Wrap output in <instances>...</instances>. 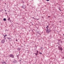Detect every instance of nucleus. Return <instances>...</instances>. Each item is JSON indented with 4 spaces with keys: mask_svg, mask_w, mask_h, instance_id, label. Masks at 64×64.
<instances>
[{
    "mask_svg": "<svg viewBox=\"0 0 64 64\" xmlns=\"http://www.w3.org/2000/svg\"><path fill=\"white\" fill-rule=\"evenodd\" d=\"M4 42H5V40H2V43H4Z\"/></svg>",
    "mask_w": 64,
    "mask_h": 64,
    "instance_id": "f257e3e1",
    "label": "nucleus"
},
{
    "mask_svg": "<svg viewBox=\"0 0 64 64\" xmlns=\"http://www.w3.org/2000/svg\"><path fill=\"white\" fill-rule=\"evenodd\" d=\"M10 57L12 58H13V57H14V56H13V55L12 54L10 55Z\"/></svg>",
    "mask_w": 64,
    "mask_h": 64,
    "instance_id": "f03ea898",
    "label": "nucleus"
},
{
    "mask_svg": "<svg viewBox=\"0 0 64 64\" xmlns=\"http://www.w3.org/2000/svg\"><path fill=\"white\" fill-rule=\"evenodd\" d=\"M22 8H24V9H25V8H26L25 6H22Z\"/></svg>",
    "mask_w": 64,
    "mask_h": 64,
    "instance_id": "7ed1b4c3",
    "label": "nucleus"
},
{
    "mask_svg": "<svg viewBox=\"0 0 64 64\" xmlns=\"http://www.w3.org/2000/svg\"><path fill=\"white\" fill-rule=\"evenodd\" d=\"M4 21H6V19L4 18Z\"/></svg>",
    "mask_w": 64,
    "mask_h": 64,
    "instance_id": "20e7f679",
    "label": "nucleus"
},
{
    "mask_svg": "<svg viewBox=\"0 0 64 64\" xmlns=\"http://www.w3.org/2000/svg\"><path fill=\"white\" fill-rule=\"evenodd\" d=\"M46 0L47 1H49V0Z\"/></svg>",
    "mask_w": 64,
    "mask_h": 64,
    "instance_id": "39448f33",
    "label": "nucleus"
},
{
    "mask_svg": "<svg viewBox=\"0 0 64 64\" xmlns=\"http://www.w3.org/2000/svg\"><path fill=\"white\" fill-rule=\"evenodd\" d=\"M40 53V54H42V53Z\"/></svg>",
    "mask_w": 64,
    "mask_h": 64,
    "instance_id": "423d86ee",
    "label": "nucleus"
},
{
    "mask_svg": "<svg viewBox=\"0 0 64 64\" xmlns=\"http://www.w3.org/2000/svg\"><path fill=\"white\" fill-rule=\"evenodd\" d=\"M5 36H7V35H6Z\"/></svg>",
    "mask_w": 64,
    "mask_h": 64,
    "instance_id": "0eeeda50",
    "label": "nucleus"
},
{
    "mask_svg": "<svg viewBox=\"0 0 64 64\" xmlns=\"http://www.w3.org/2000/svg\"><path fill=\"white\" fill-rule=\"evenodd\" d=\"M33 18L34 19V18Z\"/></svg>",
    "mask_w": 64,
    "mask_h": 64,
    "instance_id": "6e6552de",
    "label": "nucleus"
},
{
    "mask_svg": "<svg viewBox=\"0 0 64 64\" xmlns=\"http://www.w3.org/2000/svg\"><path fill=\"white\" fill-rule=\"evenodd\" d=\"M5 36H4V37H5Z\"/></svg>",
    "mask_w": 64,
    "mask_h": 64,
    "instance_id": "1a4fd4ad",
    "label": "nucleus"
},
{
    "mask_svg": "<svg viewBox=\"0 0 64 64\" xmlns=\"http://www.w3.org/2000/svg\"><path fill=\"white\" fill-rule=\"evenodd\" d=\"M50 17V16H48V17Z\"/></svg>",
    "mask_w": 64,
    "mask_h": 64,
    "instance_id": "9d476101",
    "label": "nucleus"
},
{
    "mask_svg": "<svg viewBox=\"0 0 64 64\" xmlns=\"http://www.w3.org/2000/svg\"><path fill=\"white\" fill-rule=\"evenodd\" d=\"M47 27H46V28H47Z\"/></svg>",
    "mask_w": 64,
    "mask_h": 64,
    "instance_id": "9b49d317",
    "label": "nucleus"
},
{
    "mask_svg": "<svg viewBox=\"0 0 64 64\" xmlns=\"http://www.w3.org/2000/svg\"><path fill=\"white\" fill-rule=\"evenodd\" d=\"M5 63V64H6V63Z\"/></svg>",
    "mask_w": 64,
    "mask_h": 64,
    "instance_id": "f8f14e48",
    "label": "nucleus"
},
{
    "mask_svg": "<svg viewBox=\"0 0 64 64\" xmlns=\"http://www.w3.org/2000/svg\"><path fill=\"white\" fill-rule=\"evenodd\" d=\"M59 48V47H58Z\"/></svg>",
    "mask_w": 64,
    "mask_h": 64,
    "instance_id": "ddd939ff",
    "label": "nucleus"
}]
</instances>
